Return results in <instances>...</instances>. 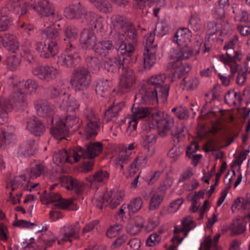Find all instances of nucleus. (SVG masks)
I'll return each mask as SVG.
<instances>
[{
  "label": "nucleus",
  "mask_w": 250,
  "mask_h": 250,
  "mask_svg": "<svg viewBox=\"0 0 250 250\" xmlns=\"http://www.w3.org/2000/svg\"><path fill=\"white\" fill-rule=\"evenodd\" d=\"M151 122L152 126L149 125L150 128L157 126L158 133L161 137H165L170 134L173 139L180 141V138L184 136L185 126L182 124H174V118L170 115L164 112H154L151 114Z\"/></svg>",
  "instance_id": "obj_1"
},
{
  "label": "nucleus",
  "mask_w": 250,
  "mask_h": 250,
  "mask_svg": "<svg viewBox=\"0 0 250 250\" xmlns=\"http://www.w3.org/2000/svg\"><path fill=\"white\" fill-rule=\"evenodd\" d=\"M238 40V36L236 34L234 35L224 45V49L227 50L226 55H222L220 57V60L229 67L232 76L238 71V65L237 62L241 60V54L240 52L233 49V46L237 43Z\"/></svg>",
  "instance_id": "obj_2"
},
{
  "label": "nucleus",
  "mask_w": 250,
  "mask_h": 250,
  "mask_svg": "<svg viewBox=\"0 0 250 250\" xmlns=\"http://www.w3.org/2000/svg\"><path fill=\"white\" fill-rule=\"evenodd\" d=\"M103 149L102 143L99 142L90 143L86 145L85 149L79 147L76 152L72 151L74 162H78L80 158L93 159L102 152Z\"/></svg>",
  "instance_id": "obj_3"
},
{
  "label": "nucleus",
  "mask_w": 250,
  "mask_h": 250,
  "mask_svg": "<svg viewBox=\"0 0 250 250\" xmlns=\"http://www.w3.org/2000/svg\"><path fill=\"white\" fill-rule=\"evenodd\" d=\"M73 79L70 81L71 85L76 90H83L86 89L91 82V75L87 69L79 67L73 72Z\"/></svg>",
  "instance_id": "obj_4"
},
{
  "label": "nucleus",
  "mask_w": 250,
  "mask_h": 250,
  "mask_svg": "<svg viewBox=\"0 0 250 250\" xmlns=\"http://www.w3.org/2000/svg\"><path fill=\"white\" fill-rule=\"evenodd\" d=\"M158 93L157 87L146 82L135 95V101L141 104H147L151 101H157Z\"/></svg>",
  "instance_id": "obj_5"
},
{
  "label": "nucleus",
  "mask_w": 250,
  "mask_h": 250,
  "mask_svg": "<svg viewBox=\"0 0 250 250\" xmlns=\"http://www.w3.org/2000/svg\"><path fill=\"white\" fill-rule=\"evenodd\" d=\"M36 50L40 54L41 57L49 58L55 56L58 53L59 47L55 40L46 39L44 42H37Z\"/></svg>",
  "instance_id": "obj_6"
},
{
  "label": "nucleus",
  "mask_w": 250,
  "mask_h": 250,
  "mask_svg": "<svg viewBox=\"0 0 250 250\" xmlns=\"http://www.w3.org/2000/svg\"><path fill=\"white\" fill-rule=\"evenodd\" d=\"M86 125L84 135L86 139H92L98 134L99 130V119L92 111L86 115Z\"/></svg>",
  "instance_id": "obj_7"
},
{
  "label": "nucleus",
  "mask_w": 250,
  "mask_h": 250,
  "mask_svg": "<svg viewBox=\"0 0 250 250\" xmlns=\"http://www.w3.org/2000/svg\"><path fill=\"white\" fill-rule=\"evenodd\" d=\"M32 73L41 80L49 82L55 79L58 75L56 68L48 65H38L32 70Z\"/></svg>",
  "instance_id": "obj_8"
},
{
  "label": "nucleus",
  "mask_w": 250,
  "mask_h": 250,
  "mask_svg": "<svg viewBox=\"0 0 250 250\" xmlns=\"http://www.w3.org/2000/svg\"><path fill=\"white\" fill-rule=\"evenodd\" d=\"M136 83L134 72L131 69L125 70L121 75L119 82V89L122 93L129 92Z\"/></svg>",
  "instance_id": "obj_9"
},
{
  "label": "nucleus",
  "mask_w": 250,
  "mask_h": 250,
  "mask_svg": "<svg viewBox=\"0 0 250 250\" xmlns=\"http://www.w3.org/2000/svg\"><path fill=\"white\" fill-rule=\"evenodd\" d=\"M193 223V221L191 216H188L184 218L182 221V228H178L176 226L174 227V236L171 240L174 241L175 239H177L179 243H181L188 233L192 229L193 227L191 225Z\"/></svg>",
  "instance_id": "obj_10"
},
{
  "label": "nucleus",
  "mask_w": 250,
  "mask_h": 250,
  "mask_svg": "<svg viewBox=\"0 0 250 250\" xmlns=\"http://www.w3.org/2000/svg\"><path fill=\"white\" fill-rule=\"evenodd\" d=\"M128 64L127 60L118 55L117 57L113 58H106L104 62V66L107 71L115 73L121 68H125Z\"/></svg>",
  "instance_id": "obj_11"
},
{
  "label": "nucleus",
  "mask_w": 250,
  "mask_h": 250,
  "mask_svg": "<svg viewBox=\"0 0 250 250\" xmlns=\"http://www.w3.org/2000/svg\"><path fill=\"white\" fill-rule=\"evenodd\" d=\"M34 104L39 116L50 117L54 113V106L45 100H38L35 102Z\"/></svg>",
  "instance_id": "obj_12"
},
{
  "label": "nucleus",
  "mask_w": 250,
  "mask_h": 250,
  "mask_svg": "<svg viewBox=\"0 0 250 250\" xmlns=\"http://www.w3.org/2000/svg\"><path fill=\"white\" fill-rule=\"evenodd\" d=\"M167 68L174 70L173 78L180 79L182 76L186 75L191 69L190 66L188 63H183L181 61L170 62L167 64Z\"/></svg>",
  "instance_id": "obj_13"
},
{
  "label": "nucleus",
  "mask_w": 250,
  "mask_h": 250,
  "mask_svg": "<svg viewBox=\"0 0 250 250\" xmlns=\"http://www.w3.org/2000/svg\"><path fill=\"white\" fill-rule=\"evenodd\" d=\"M125 192L122 190L112 189L105 194L107 206H109L112 209L115 208L119 206L123 200Z\"/></svg>",
  "instance_id": "obj_14"
},
{
  "label": "nucleus",
  "mask_w": 250,
  "mask_h": 250,
  "mask_svg": "<svg viewBox=\"0 0 250 250\" xmlns=\"http://www.w3.org/2000/svg\"><path fill=\"white\" fill-rule=\"evenodd\" d=\"M110 20L112 28L111 33L116 31H123L131 22L126 17L118 14L112 15Z\"/></svg>",
  "instance_id": "obj_15"
},
{
  "label": "nucleus",
  "mask_w": 250,
  "mask_h": 250,
  "mask_svg": "<svg viewBox=\"0 0 250 250\" xmlns=\"http://www.w3.org/2000/svg\"><path fill=\"white\" fill-rule=\"evenodd\" d=\"M85 10L80 2L69 4L63 11V15L70 19H80L85 13Z\"/></svg>",
  "instance_id": "obj_16"
},
{
  "label": "nucleus",
  "mask_w": 250,
  "mask_h": 250,
  "mask_svg": "<svg viewBox=\"0 0 250 250\" xmlns=\"http://www.w3.org/2000/svg\"><path fill=\"white\" fill-rule=\"evenodd\" d=\"M26 129L35 136L42 135L45 130L43 123L36 117H28L26 121Z\"/></svg>",
  "instance_id": "obj_17"
},
{
  "label": "nucleus",
  "mask_w": 250,
  "mask_h": 250,
  "mask_svg": "<svg viewBox=\"0 0 250 250\" xmlns=\"http://www.w3.org/2000/svg\"><path fill=\"white\" fill-rule=\"evenodd\" d=\"M31 7L42 17H48L54 14V9L52 4L46 0H38Z\"/></svg>",
  "instance_id": "obj_18"
},
{
  "label": "nucleus",
  "mask_w": 250,
  "mask_h": 250,
  "mask_svg": "<svg viewBox=\"0 0 250 250\" xmlns=\"http://www.w3.org/2000/svg\"><path fill=\"white\" fill-rule=\"evenodd\" d=\"M80 42L83 48L93 49L96 43V37L92 31L84 29L81 34Z\"/></svg>",
  "instance_id": "obj_19"
},
{
  "label": "nucleus",
  "mask_w": 250,
  "mask_h": 250,
  "mask_svg": "<svg viewBox=\"0 0 250 250\" xmlns=\"http://www.w3.org/2000/svg\"><path fill=\"white\" fill-rule=\"evenodd\" d=\"M85 184L69 175H63V188L67 190L74 189L76 193L79 194L83 190Z\"/></svg>",
  "instance_id": "obj_20"
},
{
  "label": "nucleus",
  "mask_w": 250,
  "mask_h": 250,
  "mask_svg": "<svg viewBox=\"0 0 250 250\" xmlns=\"http://www.w3.org/2000/svg\"><path fill=\"white\" fill-rule=\"evenodd\" d=\"M80 229L81 228L78 223L74 225L66 227L63 232V242L68 241L72 243L74 240H79Z\"/></svg>",
  "instance_id": "obj_21"
},
{
  "label": "nucleus",
  "mask_w": 250,
  "mask_h": 250,
  "mask_svg": "<svg viewBox=\"0 0 250 250\" xmlns=\"http://www.w3.org/2000/svg\"><path fill=\"white\" fill-rule=\"evenodd\" d=\"M191 37V33L190 30L188 28L183 27L176 32L173 37V41L180 46L189 42Z\"/></svg>",
  "instance_id": "obj_22"
},
{
  "label": "nucleus",
  "mask_w": 250,
  "mask_h": 250,
  "mask_svg": "<svg viewBox=\"0 0 250 250\" xmlns=\"http://www.w3.org/2000/svg\"><path fill=\"white\" fill-rule=\"evenodd\" d=\"M17 91L13 94L12 99L14 105L19 109L23 110L27 105L26 94L19 87H17Z\"/></svg>",
  "instance_id": "obj_23"
},
{
  "label": "nucleus",
  "mask_w": 250,
  "mask_h": 250,
  "mask_svg": "<svg viewBox=\"0 0 250 250\" xmlns=\"http://www.w3.org/2000/svg\"><path fill=\"white\" fill-rule=\"evenodd\" d=\"M4 47L12 53H15L19 49V43L15 36L9 33L4 34L2 39Z\"/></svg>",
  "instance_id": "obj_24"
},
{
  "label": "nucleus",
  "mask_w": 250,
  "mask_h": 250,
  "mask_svg": "<svg viewBox=\"0 0 250 250\" xmlns=\"http://www.w3.org/2000/svg\"><path fill=\"white\" fill-rule=\"evenodd\" d=\"M157 48H148L145 49L144 52V67L146 69H149L155 63Z\"/></svg>",
  "instance_id": "obj_25"
},
{
  "label": "nucleus",
  "mask_w": 250,
  "mask_h": 250,
  "mask_svg": "<svg viewBox=\"0 0 250 250\" xmlns=\"http://www.w3.org/2000/svg\"><path fill=\"white\" fill-rule=\"evenodd\" d=\"M134 51V47L133 44L125 42H122L119 45L118 50V55L127 60L129 64L132 60V56Z\"/></svg>",
  "instance_id": "obj_26"
},
{
  "label": "nucleus",
  "mask_w": 250,
  "mask_h": 250,
  "mask_svg": "<svg viewBox=\"0 0 250 250\" xmlns=\"http://www.w3.org/2000/svg\"><path fill=\"white\" fill-rule=\"evenodd\" d=\"M109 176V174L107 171L99 169L93 175L86 177V180L93 185L98 183H104L107 181Z\"/></svg>",
  "instance_id": "obj_27"
},
{
  "label": "nucleus",
  "mask_w": 250,
  "mask_h": 250,
  "mask_svg": "<svg viewBox=\"0 0 250 250\" xmlns=\"http://www.w3.org/2000/svg\"><path fill=\"white\" fill-rule=\"evenodd\" d=\"M132 118L136 120H141L148 118L151 120V113L149 108L146 107L133 106L132 108Z\"/></svg>",
  "instance_id": "obj_28"
},
{
  "label": "nucleus",
  "mask_w": 250,
  "mask_h": 250,
  "mask_svg": "<svg viewBox=\"0 0 250 250\" xmlns=\"http://www.w3.org/2000/svg\"><path fill=\"white\" fill-rule=\"evenodd\" d=\"M111 42L109 41H103L96 43L93 50L98 55L105 57L108 54L109 51L113 48Z\"/></svg>",
  "instance_id": "obj_29"
},
{
  "label": "nucleus",
  "mask_w": 250,
  "mask_h": 250,
  "mask_svg": "<svg viewBox=\"0 0 250 250\" xmlns=\"http://www.w3.org/2000/svg\"><path fill=\"white\" fill-rule=\"evenodd\" d=\"M47 200L46 205L52 204L54 208L62 209V197L61 194L59 192H49L45 196Z\"/></svg>",
  "instance_id": "obj_30"
},
{
  "label": "nucleus",
  "mask_w": 250,
  "mask_h": 250,
  "mask_svg": "<svg viewBox=\"0 0 250 250\" xmlns=\"http://www.w3.org/2000/svg\"><path fill=\"white\" fill-rule=\"evenodd\" d=\"M144 226V220L139 216L135 217L134 222L129 223L126 227L127 232L132 235L139 233Z\"/></svg>",
  "instance_id": "obj_31"
},
{
  "label": "nucleus",
  "mask_w": 250,
  "mask_h": 250,
  "mask_svg": "<svg viewBox=\"0 0 250 250\" xmlns=\"http://www.w3.org/2000/svg\"><path fill=\"white\" fill-rule=\"evenodd\" d=\"M16 86L19 87L25 94H27L34 93L38 88V84L35 80L29 79L20 82Z\"/></svg>",
  "instance_id": "obj_32"
},
{
  "label": "nucleus",
  "mask_w": 250,
  "mask_h": 250,
  "mask_svg": "<svg viewBox=\"0 0 250 250\" xmlns=\"http://www.w3.org/2000/svg\"><path fill=\"white\" fill-rule=\"evenodd\" d=\"M12 108V104L7 99L0 98V125H2L7 121V112Z\"/></svg>",
  "instance_id": "obj_33"
},
{
  "label": "nucleus",
  "mask_w": 250,
  "mask_h": 250,
  "mask_svg": "<svg viewBox=\"0 0 250 250\" xmlns=\"http://www.w3.org/2000/svg\"><path fill=\"white\" fill-rule=\"evenodd\" d=\"M77 119L74 113H70L65 117V122H63V139L68 140L67 137L69 136L71 131L70 130L77 122Z\"/></svg>",
  "instance_id": "obj_34"
},
{
  "label": "nucleus",
  "mask_w": 250,
  "mask_h": 250,
  "mask_svg": "<svg viewBox=\"0 0 250 250\" xmlns=\"http://www.w3.org/2000/svg\"><path fill=\"white\" fill-rule=\"evenodd\" d=\"M62 24V23L55 22L46 27L43 30V33L46 36L47 39L54 40L61 31Z\"/></svg>",
  "instance_id": "obj_35"
},
{
  "label": "nucleus",
  "mask_w": 250,
  "mask_h": 250,
  "mask_svg": "<svg viewBox=\"0 0 250 250\" xmlns=\"http://www.w3.org/2000/svg\"><path fill=\"white\" fill-rule=\"evenodd\" d=\"M85 22L89 27L92 29L101 28L102 26V22L97 15L91 12L84 14Z\"/></svg>",
  "instance_id": "obj_36"
},
{
  "label": "nucleus",
  "mask_w": 250,
  "mask_h": 250,
  "mask_svg": "<svg viewBox=\"0 0 250 250\" xmlns=\"http://www.w3.org/2000/svg\"><path fill=\"white\" fill-rule=\"evenodd\" d=\"M55 121V125L51 128L52 136L58 141L62 139V119H57L55 117L51 118L52 123Z\"/></svg>",
  "instance_id": "obj_37"
},
{
  "label": "nucleus",
  "mask_w": 250,
  "mask_h": 250,
  "mask_svg": "<svg viewBox=\"0 0 250 250\" xmlns=\"http://www.w3.org/2000/svg\"><path fill=\"white\" fill-rule=\"evenodd\" d=\"M232 12L235 15L234 19L236 21L246 22L248 21L249 15L243 6L234 4L232 6Z\"/></svg>",
  "instance_id": "obj_38"
},
{
  "label": "nucleus",
  "mask_w": 250,
  "mask_h": 250,
  "mask_svg": "<svg viewBox=\"0 0 250 250\" xmlns=\"http://www.w3.org/2000/svg\"><path fill=\"white\" fill-rule=\"evenodd\" d=\"M225 103L230 105H238L242 101V98L239 93L234 90L229 91L225 96Z\"/></svg>",
  "instance_id": "obj_39"
},
{
  "label": "nucleus",
  "mask_w": 250,
  "mask_h": 250,
  "mask_svg": "<svg viewBox=\"0 0 250 250\" xmlns=\"http://www.w3.org/2000/svg\"><path fill=\"white\" fill-rule=\"evenodd\" d=\"M77 30L74 27L68 26L65 31L66 39L64 40L66 43L69 45V48H66V50H71L73 48V42L76 39L77 35Z\"/></svg>",
  "instance_id": "obj_40"
},
{
  "label": "nucleus",
  "mask_w": 250,
  "mask_h": 250,
  "mask_svg": "<svg viewBox=\"0 0 250 250\" xmlns=\"http://www.w3.org/2000/svg\"><path fill=\"white\" fill-rule=\"evenodd\" d=\"M199 82L195 77H184L180 83V86L183 90H189L197 87Z\"/></svg>",
  "instance_id": "obj_41"
},
{
  "label": "nucleus",
  "mask_w": 250,
  "mask_h": 250,
  "mask_svg": "<svg viewBox=\"0 0 250 250\" xmlns=\"http://www.w3.org/2000/svg\"><path fill=\"white\" fill-rule=\"evenodd\" d=\"M7 8L17 15H23L26 13V9L19 0H10L7 4Z\"/></svg>",
  "instance_id": "obj_42"
},
{
  "label": "nucleus",
  "mask_w": 250,
  "mask_h": 250,
  "mask_svg": "<svg viewBox=\"0 0 250 250\" xmlns=\"http://www.w3.org/2000/svg\"><path fill=\"white\" fill-rule=\"evenodd\" d=\"M180 48L178 52L176 53L175 58L177 60H186L191 57L193 54V49L187 44H184Z\"/></svg>",
  "instance_id": "obj_43"
},
{
  "label": "nucleus",
  "mask_w": 250,
  "mask_h": 250,
  "mask_svg": "<svg viewBox=\"0 0 250 250\" xmlns=\"http://www.w3.org/2000/svg\"><path fill=\"white\" fill-rule=\"evenodd\" d=\"M121 109L122 108L121 104H113L112 105H111L105 110L104 113V119L107 122H109L112 120V118L117 117Z\"/></svg>",
  "instance_id": "obj_44"
},
{
  "label": "nucleus",
  "mask_w": 250,
  "mask_h": 250,
  "mask_svg": "<svg viewBox=\"0 0 250 250\" xmlns=\"http://www.w3.org/2000/svg\"><path fill=\"white\" fill-rule=\"evenodd\" d=\"M143 204V200L140 197L132 199L127 206L129 214L130 213L133 214L139 210L141 208Z\"/></svg>",
  "instance_id": "obj_45"
},
{
  "label": "nucleus",
  "mask_w": 250,
  "mask_h": 250,
  "mask_svg": "<svg viewBox=\"0 0 250 250\" xmlns=\"http://www.w3.org/2000/svg\"><path fill=\"white\" fill-rule=\"evenodd\" d=\"M108 81H101L98 83L96 86V93L101 97H105L108 92Z\"/></svg>",
  "instance_id": "obj_46"
},
{
  "label": "nucleus",
  "mask_w": 250,
  "mask_h": 250,
  "mask_svg": "<svg viewBox=\"0 0 250 250\" xmlns=\"http://www.w3.org/2000/svg\"><path fill=\"white\" fill-rule=\"evenodd\" d=\"M36 145L34 140H30L26 141L21 146V149L24 154L27 156L33 155L36 150Z\"/></svg>",
  "instance_id": "obj_47"
},
{
  "label": "nucleus",
  "mask_w": 250,
  "mask_h": 250,
  "mask_svg": "<svg viewBox=\"0 0 250 250\" xmlns=\"http://www.w3.org/2000/svg\"><path fill=\"white\" fill-rule=\"evenodd\" d=\"M123 32H124L125 35L129 40L133 42H137L138 35L136 29L132 22Z\"/></svg>",
  "instance_id": "obj_48"
},
{
  "label": "nucleus",
  "mask_w": 250,
  "mask_h": 250,
  "mask_svg": "<svg viewBox=\"0 0 250 250\" xmlns=\"http://www.w3.org/2000/svg\"><path fill=\"white\" fill-rule=\"evenodd\" d=\"M163 195L154 193L151 196L149 204V210H154L159 208L160 205L163 201Z\"/></svg>",
  "instance_id": "obj_49"
},
{
  "label": "nucleus",
  "mask_w": 250,
  "mask_h": 250,
  "mask_svg": "<svg viewBox=\"0 0 250 250\" xmlns=\"http://www.w3.org/2000/svg\"><path fill=\"white\" fill-rule=\"evenodd\" d=\"M85 62L88 67L91 70L97 71L100 70L101 62L97 57L87 56Z\"/></svg>",
  "instance_id": "obj_50"
},
{
  "label": "nucleus",
  "mask_w": 250,
  "mask_h": 250,
  "mask_svg": "<svg viewBox=\"0 0 250 250\" xmlns=\"http://www.w3.org/2000/svg\"><path fill=\"white\" fill-rule=\"evenodd\" d=\"M11 25V18L6 14L0 12V32L7 30Z\"/></svg>",
  "instance_id": "obj_51"
},
{
  "label": "nucleus",
  "mask_w": 250,
  "mask_h": 250,
  "mask_svg": "<svg viewBox=\"0 0 250 250\" xmlns=\"http://www.w3.org/2000/svg\"><path fill=\"white\" fill-rule=\"evenodd\" d=\"M188 27L194 31L200 30L201 28V19L197 13H194L191 16L189 21Z\"/></svg>",
  "instance_id": "obj_52"
},
{
  "label": "nucleus",
  "mask_w": 250,
  "mask_h": 250,
  "mask_svg": "<svg viewBox=\"0 0 250 250\" xmlns=\"http://www.w3.org/2000/svg\"><path fill=\"white\" fill-rule=\"evenodd\" d=\"M246 229V223L237 222L236 224L233 223L229 227L231 231V235H237L244 232Z\"/></svg>",
  "instance_id": "obj_53"
},
{
  "label": "nucleus",
  "mask_w": 250,
  "mask_h": 250,
  "mask_svg": "<svg viewBox=\"0 0 250 250\" xmlns=\"http://www.w3.org/2000/svg\"><path fill=\"white\" fill-rule=\"evenodd\" d=\"M13 133L5 130L0 131V148L5 146L6 144H9L14 138Z\"/></svg>",
  "instance_id": "obj_54"
},
{
  "label": "nucleus",
  "mask_w": 250,
  "mask_h": 250,
  "mask_svg": "<svg viewBox=\"0 0 250 250\" xmlns=\"http://www.w3.org/2000/svg\"><path fill=\"white\" fill-rule=\"evenodd\" d=\"M45 171V167L42 164H37L31 168L30 177L34 179L43 174Z\"/></svg>",
  "instance_id": "obj_55"
},
{
  "label": "nucleus",
  "mask_w": 250,
  "mask_h": 250,
  "mask_svg": "<svg viewBox=\"0 0 250 250\" xmlns=\"http://www.w3.org/2000/svg\"><path fill=\"white\" fill-rule=\"evenodd\" d=\"M166 80V76L165 74H161L152 76L147 80V82L150 83L155 87L163 84Z\"/></svg>",
  "instance_id": "obj_56"
},
{
  "label": "nucleus",
  "mask_w": 250,
  "mask_h": 250,
  "mask_svg": "<svg viewBox=\"0 0 250 250\" xmlns=\"http://www.w3.org/2000/svg\"><path fill=\"white\" fill-rule=\"evenodd\" d=\"M26 180L24 175H20L16 176L10 181V186L11 188L12 191H14L18 188L20 187L23 185V181Z\"/></svg>",
  "instance_id": "obj_57"
},
{
  "label": "nucleus",
  "mask_w": 250,
  "mask_h": 250,
  "mask_svg": "<svg viewBox=\"0 0 250 250\" xmlns=\"http://www.w3.org/2000/svg\"><path fill=\"white\" fill-rule=\"evenodd\" d=\"M20 63V59L16 55H12L7 59V65L11 71H14Z\"/></svg>",
  "instance_id": "obj_58"
},
{
  "label": "nucleus",
  "mask_w": 250,
  "mask_h": 250,
  "mask_svg": "<svg viewBox=\"0 0 250 250\" xmlns=\"http://www.w3.org/2000/svg\"><path fill=\"white\" fill-rule=\"evenodd\" d=\"M53 161L54 163L59 167L58 170L60 172L62 171V150L59 149L55 151L53 157Z\"/></svg>",
  "instance_id": "obj_59"
},
{
  "label": "nucleus",
  "mask_w": 250,
  "mask_h": 250,
  "mask_svg": "<svg viewBox=\"0 0 250 250\" xmlns=\"http://www.w3.org/2000/svg\"><path fill=\"white\" fill-rule=\"evenodd\" d=\"M211 101L209 102H206L204 106L201 110V114L202 116H207L208 117H216V112L212 110L210 105Z\"/></svg>",
  "instance_id": "obj_60"
},
{
  "label": "nucleus",
  "mask_w": 250,
  "mask_h": 250,
  "mask_svg": "<svg viewBox=\"0 0 250 250\" xmlns=\"http://www.w3.org/2000/svg\"><path fill=\"white\" fill-rule=\"evenodd\" d=\"M155 32L153 30L150 32L148 35H147L145 37L146 39L145 49H147L148 48H157V44L154 43L153 44L155 40Z\"/></svg>",
  "instance_id": "obj_61"
},
{
  "label": "nucleus",
  "mask_w": 250,
  "mask_h": 250,
  "mask_svg": "<svg viewBox=\"0 0 250 250\" xmlns=\"http://www.w3.org/2000/svg\"><path fill=\"white\" fill-rule=\"evenodd\" d=\"M78 105L76 100L73 97L69 96L65 105L66 112H69L70 113H74L75 110L78 107Z\"/></svg>",
  "instance_id": "obj_62"
},
{
  "label": "nucleus",
  "mask_w": 250,
  "mask_h": 250,
  "mask_svg": "<svg viewBox=\"0 0 250 250\" xmlns=\"http://www.w3.org/2000/svg\"><path fill=\"white\" fill-rule=\"evenodd\" d=\"M183 150L180 147L174 146L172 147L167 153V156L174 161H176L179 156L183 153Z\"/></svg>",
  "instance_id": "obj_63"
},
{
  "label": "nucleus",
  "mask_w": 250,
  "mask_h": 250,
  "mask_svg": "<svg viewBox=\"0 0 250 250\" xmlns=\"http://www.w3.org/2000/svg\"><path fill=\"white\" fill-rule=\"evenodd\" d=\"M237 30L242 36H247L250 34V21L246 24H239L237 25Z\"/></svg>",
  "instance_id": "obj_64"
}]
</instances>
